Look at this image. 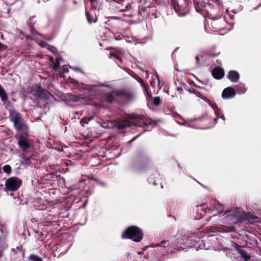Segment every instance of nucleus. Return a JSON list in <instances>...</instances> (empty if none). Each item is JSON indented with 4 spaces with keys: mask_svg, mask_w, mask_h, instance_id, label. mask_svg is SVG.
<instances>
[{
    "mask_svg": "<svg viewBox=\"0 0 261 261\" xmlns=\"http://www.w3.org/2000/svg\"><path fill=\"white\" fill-rule=\"evenodd\" d=\"M95 1L96 0H90V3H91V5L92 7L94 8L95 9L96 8V7H95Z\"/></svg>",
    "mask_w": 261,
    "mask_h": 261,
    "instance_id": "2f4dec72",
    "label": "nucleus"
},
{
    "mask_svg": "<svg viewBox=\"0 0 261 261\" xmlns=\"http://www.w3.org/2000/svg\"><path fill=\"white\" fill-rule=\"evenodd\" d=\"M229 213L230 214L227 216L228 220H230L231 223H237L238 221V219L236 218L237 213L234 212H229Z\"/></svg>",
    "mask_w": 261,
    "mask_h": 261,
    "instance_id": "4468645a",
    "label": "nucleus"
},
{
    "mask_svg": "<svg viewBox=\"0 0 261 261\" xmlns=\"http://www.w3.org/2000/svg\"><path fill=\"white\" fill-rule=\"evenodd\" d=\"M139 118H140V120L141 121V122H140L139 123V125H141L142 124V123H143L144 122L143 118V117H140Z\"/></svg>",
    "mask_w": 261,
    "mask_h": 261,
    "instance_id": "c9c22d12",
    "label": "nucleus"
},
{
    "mask_svg": "<svg viewBox=\"0 0 261 261\" xmlns=\"http://www.w3.org/2000/svg\"><path fill=\"white\" fill-rule=\"evenodd\" d=\"M68 72V69L67 67L66 66H63V71L60 72L59 73V75L60 77H64V73H67Z\"/></svg>",
    "mask_w": 261,
    "mask_h": 261,
    "instance_id": "a878e982",
    "label": "nucleus"
},
{
    "mask_svg": "<svg viewBox=\"0 0 261 261\" xmlns=\"http://www.w3.org/2000/svg\"><path fill=\"white\" fill-rule=\"evenodd\" d=\"M180 15H185V13H184L183 14H180Z\"/></svg>",
    "mask_w": 261,
    "mask_h": 261,
    "instance_id": "79ce46f5",
    "label": "nucleus"
},
{
    "mask_svg": "<svg viewBox=\"0 0 261 261\" xmlns=\"http://www.w3.org/2000/svg\"><path fill=\"white\" fill-rule=\"evenodd\" d=\"M123 239H130L138 242L142 239V233L139 228L136 226H130L126 229L122 233Z\"/></svg>",
    "mask_w": 261,
    "mask_h": 261,
    "instance_id": "20e7f679",
    "label": "nucleus"
},
{
    "mask_svg": "<svg viewBox=\"0 0 261 261\" xmlns=\"http://www.w3.org/2000/svg\"><path fill=\"white\" fill-rule=\"evenodd\" d=\"M232 246L238 252L239 251V250H241V246H239L238 244L235 243H233L232 245Z\"/></svg>",
    "mask_w": 261,
    "mask_h": 261,
    "instance_id": "c85d7f7f",
    "label": "nucleus"
},
{
    "mask_svg": "<svg viewBox=\"0 0 261 261\" xmlns=\"http://www.w3.org/2000/svg\"><path fill=\"white\" fill-rule=\"evenodd\" d=\"M198 248H199V249H209V248H208V247H206V246H205V244H204V245H201V244H199V245H198Z\"/></svg>",
    "mask_w": 261,
    "mask_h": 261,
    "instance_id": "7c9ffc66",
    "label": "nucleus"
},
{
    "mask_svg": "<svg viewBox=\"0 0 261 261\" xmlns=\"http://www.w3.org/2000/svg\"><path fill=\"white\" fill-rule=\"evenodd\" d=\"M39 44L42 47L47 48L48 50L53 52L54 54L56 53V49L54 47L48 45L45 42H40Z\"/></svg>",
    "mask_w": 261,
    "mask_h": 261,
    "instance_id": "f3484780",
    "label": "nucleus"
},
{
    "mask_svg": "<svg viewBox=\"0 0 261 261\" xmlns=\"http://www.w3.org/2000/svg\"><path fill=\"white\" fill-rule=\"evenodd\" d=\"M193 93H194L196 96L200 98L201 99L205 100L206 102H207L212 108L215 115L217 116V118L215 119L216 121L217 119H218L219 117H220L224 121V116L223 115L221 114V112L220 110L217 107V106L216 105H213L211 103V101L206 98L205 96H204L201 92L199 91H197L196 90L193 91Z\"/></svg>",
    "mask_w": 261,
    "mask_h": 261,
    "instance_id": "423d86ee",
    "label": "nucleus"
},
{
    "mask_svg": "<svg viewBox=\"0 0 261 261\" xmlns=\"http://www.w3.org/2000/svg\"><path fill=\"white\" fill-rule=\"evenodd\" d=\"M148 182H152L153 185H155L156 184L155 182V181H152V179L151 178H149L148 179Z\"/></svg>",
    "mask_w": 261,
    "mask_h": 261,
    "instance_id": "f704fd0d",
    "label": "nucleus"
},
{
    "mask_svg": "<svg viewBox=\"0 0 261 261\" xmlns=\"http://www.w3.org/2000/svg\"><path fill=\"white\" fill-rule=\"evenodd\" d=\"M194 1L195 7L197 11H199L205 7V3L203 2V0H194Z\"/></svg>",
    "mask_w": 261,
    "mask_h": 261,
    "instance_id": "f8f14e48",
    "label": "nucleus"
},
{
    "mask_svg": "<svg viewBox=\"0 0 261 261\" xmlns=\"http://www.w3.org/2000/svg\"><path fill=\"white\" fill-rule=\"evenodd\" d=\"M116 7L120 9L121 11H126L130 9V6L128 4H127L124 8L122 7V6H120L119 5L116 6Z\"/></svg>",
    "mask_w": 261,
    "mask_h": 261,
    "instance_id": "412c9836",
    "label": "nucleus"
},
{
    "mask_svg": "<svg viewBox=\"0 0 261 261\" xmlns=\"http://www.w3.org/2000/svg\"><path fill=\"white\" fill-rule=\"evenodd\" d=\"M199 59V57H196V59L197 61V62L198 61Z\"/></svg>",
    "mask_w": 261,
    "mask_h": 261,
    "instance_id": "58836bf2",
    "label": "nucleus"
},
{
    "mask_svg": "<svg viewBox=\"0 0 261 261\" xmlns=\"http://www.w3.org/2000/svg\"><path fill=\"white\" fill-rule=\"evenodd\" d=\"M161 102V100L159 97H155L153 99V103L155 106L159 105Z\"/></svg>",
    "mask_w": 261,
    "mask_h": 261,
    "instance_id": "cd10ccee",
    "label": "nucleus"
},
{
    "mask_svg": "<svg viewBox=\"0 0 261 261\" xmlns=\"http://www.w3.org/2000/svg\"><path fill=\"white\" fill-rule=\"evenodd\" d=\"M238 253L240 254L242 258H243L245 260H247L249 259L250 256L247 254L246 251L243 249L239 250Z\"/></svg>",
    "mask_w": 261,
    "mask_h": 261,
    "instance_id": "6ab92c4d",
    "label": "nucleus"
},
{
    "mask_svg": "<svg viewBox=\"0 0 261 261\" xmlns=\"http://www.w3.org/2000/svg\"><path fill=\"white\" fill-rule=\"evenodd\" d=\"M223 211L222 210H220L219 212H218V213L219 214H221L222 213Z\"/></svg>",
    "mask_w": 261,
    "mask_h": 261,
    "instance_id": "4c0bfd02",
    "label": "nucleus"
},
{
    "mask_svg": "<svg viewBox=\"0 0 261 261\" xmlns=\"http://www.w3.org/2000/svg\"><path fill=\"white\" fill-rule=\"evenodd\" d=\"M31 93L36 97H41L43 95V91L39 87H35L33 88L31 90Z\"/></svg>",
    "mask_w": 261,
    "mask_h": 261,
    "instance_id": "ddd939ff",
    "label": "nucleus"
},
{
    "mask_svg": "<svg viewBox=\"0 0 261 261\" xmlns=\"http://www.w3.org/2000/svg\"><path fill=\"white\" fill-rule=\"evenodd\" d=\"M226 22L224 17H220L212 20L211 25L216 30L219 31L225 27Z\"/></svg>",
    "mask_w": 261,
    "mask_h": 261,
    "instance_id": "0eeeda50",
    "label": "nucleus"
},
{
    "mask_svg": "<svg viewBox=\"0 0 261 261\" xmlns=\"http://www.w3.org/2000/svg\"><path fill=\"white\" fill-rule=\"evenodd\" d=\"M10 195H11V196H13V195H14V194H12V193H11V194H10Z\"/></svg>",
    "mask_w": 261,
    "mask_h": 261,
    "instance_id": "a19ab883",
    "label": "nucleus"
},
{
    "mask_svg": "<svg viewBox=\"0 0 261 261\" xmlns=\"http://www.w3.org/2000/svg\"><path fill=\"white\" fill-rule=\"evenodd\" d=\"M68 82H70V83H73V84H77L79 85V84L78 83H77L75 81H74L73 79H70L69 81H68Z\"/></svg>",
    "mask_w": 261,
    "mask_h": 261,
    "instance_id": "473e14b6",
    "label": "nucleus"
},
{
    "mask_svg": "<svg viewBox=\"0 0 261 261\" xmlns=\"http://www.w3.org/2000/svg\"><path fill=\"white\" fill-rule=\"evenodd\" d=\"M236 95L234 90L231 87L225 88L222 92V97L224 99H228L233 97Z\"/></svg>",
    "mask_w": 261,
    "mask_h": 261,
    "instance_id": "6e6552de",
    "label": "nucleus"
},
{
    "mask_svg": "<svg viewBox=\"0 0 261 261\" xmlns=\"http://www.w3.org/2000/svg\"><path fill=\"white\" fill-rule=\"evenodd\" d=\"M236 90L238 93L242 94L246 92L247 88L245 87V84L240 83L237 86Z\"/></svg>",
    "mask_w": 261,
    "mask_h": 261,
    "instance_id": "2eb2a0df",
    "label": "nucleus"
},
{
    "mask_svg": "<svg viewBox=\"0 0 261 261\" xmlns=\"http://www.w3.org/2000/svg\"><path fill=\"white\" fill-rule=\"evenodd\" d=\"M189 92L190 93H193V91H191L190 90H189Z\"/></svg>",
    "mask_w": 261,
    "mask_h": 261,
    "instance_id": "ea45409f",
    "label": "nucleus"
},
{
    "mask_svg": "<svg viewBox=\"0 0 261 261\" xmlns=\"http://www.w3.org/2000/svg\"><path fill=\"white\" fill-rule=\"evenodd\" d=\"M123 53L124 51L122 48H117L114 49V52H111L110 55L111 57H114L116 58V59L121 62V59L120 58V55H121Z\"/></svg>",
    "mask_w": 261,
    "mask_h": 261,
    "instance_id": "9b49d317",
    "label": "nucleus"
},
{
    "mask_svg": "<svg viewBox=\"0 0 261 261\" xmlns=\"http://www.w3.org/2000/svg\"><path fill=\"white\" fill-rule=\"evenodd\" d=\"M86 15L87 17V20L89 23H91L92 22H95L97 21L96 18H90L89 14L87 12H86Z\"/></svg>",
    "mask_w": 261,
    "mask_h": 261,
    "instance_id": "5701e85b",
    "label": "nucleus"
},
{
    "mask_svg": "<svg viewBox=\"0 0 261 261\" xmlns=\"http://www.w3.org/2000/svg\"><path fill=\"white\" fill-rule=\"evenodd\" d=\"M0 97L1 98V100L4 102H5L8 99V96H7V93L1 85H0Z\"/></svg>",
    "mask_w": 261,
    "mask_h": 261,
    "instance_id": "dca6fc26",
    "label": "nucleus"
},
{
    "mask_svg": "<svg viewBox=\"0 0 261 261\" xmlns=\"http://www.w3.org/2000/svg\"><path fill=\"white\" fill-rule=\"evenodd\" d=\"M16 201L15 203L16 204H20V200L19 199V198L18 197L15 198Z\"/></svg>",
    "mask_w": 261,
    "mask_h": 261,
    "instance_id": "72a5a7b5",
    "label": "nucleus"
},
{
    "mask_svg": "<svg viewBox=\"0 0 261 261\" xmlns=\"http://www.w3.org/2000/svg\"><path fill=\"white\" fill-rule=\"evenodd\" d=\"M10 119L18 132L15 137L18 140V145L22 151H25L30 146L27 137L28 127L24 123L22 116L16 111L11 112Z\"/></svg>",
    "mask_w": 261,
    "mask_h": 261,
    "instance_id": "7ed1b4c3",
    "label": "nucleus"
},
{
    "mask_svg": "<svg viewBox=\"0 0 261 261\" xmlns=\"http://www.w3.org/2000/svg\"><path fill=\"white\" fill-rule=\"evenodd\" d=\"M29 259L31 261H42V259L35 255H31L29 257Z\"/></svg>",
    "mask_w": 261,
    "mask_h": 261,
    "instance_id": "aec40b11",
    "label": "nucleus"
},
{
    "mask_svg": "<svg viewBox=\"0 0 261 261\" xmlns=\"http://www.w3.org/2000/svg\"><path fill=\"white\" fill-rule=\"evenodd\" d=\"M3 171L7 173H10L11 171V167L8 165H5L4 167H3Z\"/></svg>",
    "mask_w": 261,
    "mask_h": 261,
    "instance_id": "b1692460",
    "label": "nucleus"
},
{
    "mask_svg": "<svg viewBox=\"0 0 261 261\" xmlns=\"http://www.w3.org/2000/svg\"><path fill=\"white\" fill-rule=\"evenodd\" d=\"M227 77L231 82L236 83L240 79V75L236 71L231 70L228 72Z\"/></svg>",
    "mask_w": 261,
    "mask_h": 261,
    "instance_id": "1a4fd4ad",
    "label": "nucleus"
},
{
    "mask_svg": "<svg viewBox=\"0 0 261 261\" xmlns=\"http://www.w3.org/2000/svg\"><path fill=\"white\" fill-rule=\"evenodd\" d=\"M212 73L213 77L216 79L222 78L224 74L223 69L219 67L215 68L213 70Z\"/></svg>",
    "mask_w": 261,
    "mask_h": 261,
    "instance_id": "9d476101",
    "label": "nucleus"
},
{
    "mask_svg": "<svg viewBox=\"0 0 261 261\" xmlns=\"http://www.w3.org/2000/svg\"><path fill=\"white\" fill-rule=\"evenodd\" d=\"M145 249H146V248H144V249H143V251L138 252V254H140H140H142L143 253V251H144L145 250Z\"/></svg>",
    "mask_w": 261,
    "mask_h": 261,
    "instance_id": "e433bc0d",
    "label": "nucleus"
},
{
    "mask_svg": "<svg viewBox=\"0 0 261 261\" xmlns=\"http://www.w3.org/2000/svg\"><path fill=\"white\" fill-rule=\"evenodd\" d=\"M110 88L108 85L103 84L99 85L86 86L85 88L89 91L91 96L102 95V98L107 102H111L116 100L124 99L131 101L136 97L134 92L129 90H117L108 94H103L105 88Z\"/></svg>",
    "mask_w": 261,
    "mask_h": 261,
    "instance_id": "f03ea898",
    "label": "nucleus"
},
{
    "mask_svg": "<svg viewBox=\"0 0 261 261\" xmlns=\"http://www.w3.org/2000/svg\"><path fill=\"white\" fill-rule=\"evenodd\" d=\"M177 119V118H179V119H181V122L178 121V120H177V122L178 123H179V124H181V125H186L187 122L186 121H185V120H182V118L180 116L177 115L176 117Z\"/></svg>",
    "mask_w": 261,
    "mask_h": 261,
    "instance_id": "bb28decb",
    "label": "nucleus"
},
{
    "mask_svg": "<svg viewBox=\"0 0 261 261\" xmlns=\"http://www.w3.org/2000/svg\"><path fill=\"white\" fill-rule=\"evenodd\" d=\"M130 123L128 121H122L118 123L117 127L119 129H124L128 126H129Z\"/></svg>",
    "mask_w": 261,
    "mask_h": 261,
    "instance_id": "a211bd4d",
    "label": "nucleus"
},
{
    "mask_svg": "<svg viewBox=\"0 0 261 261\" xmlns=\"http://www.w3.org/2000/svg\"><path fill=\"white\" fill-rule=\"evenodd\" d=\"M202 242L198 237L193 234L190 236L185 242L182 239H171L163 241L160 243L153 244L151 247H159L158 251L163 255L176 254L180 250H184L187 248L195 247L197 243Z\"/></svg>",
    "mask_w": 261,
    "mask_h": 261,
    "instance_id": "f257e3e1",
    "label": "nucleus"
},
{
    "mask_svg": "<svg viewBox=\"0 0 261 261\" xmlns=\"http://www.w3.org/2000/svg\"><path fill=\"white\" fill-rule=\"evenodd\" d=\"M21 185V181L17 177H11L7 179L5 182V190L6 191H16Z\"/></svg>",
    "mask_w": 261,
    "mask_h": 261,
    "instance_id": "39448f33",
    "label": "nucleus"
},
{
    "mask_svg": "<svg viewBox=\"0 0 261 261\" xmlns=\"http://www.w3.org/2000/svg\"><path fill=\"white\" fill-rule=\"evenodd\" d=\"M221 207V205L219 203H215L214 205V208L216 209V210H219Z\"/></svg>",
    "mask_w": 261,
    "mask_h": 261,
    "instance_id": "c756f323",
    "label": "nucleus"
},
{
    "mask_svg": "<svg viewBox=\"0 0 261 261\" xmlns=\"http://www.w3.org/2000/svg\"><path fill=\"white\" fill-rule=\"evenodd\" d=\"M160 84L159 79L158 77H156V79H153L152 81L150 82V85L152 87H154L156 85L159 86Z\"/></svg>",
    "mask_w": 261,
    "mask_h": 261,
    "instance_id": "4be33fe9",
    "label": "nucleus"
},
{
    "mask_svg": "<svg viewBox=\"0 0 261 261\" xmlns=\"http://www.w3.org/2000/svg\"><path fill=\"white\" fill-rule=\"evenodd\" d=\"M60 58H57L56 59V61L55 63L54 66H53V70H54L55 71H57L58 68H59L60 66V63H59V60Z\"/></svg>",
    "mask_w": 261,
    "mask_h": 261,
    "instance_id": "393cba45",
    "label": "nucleus"
}]
</instances>
